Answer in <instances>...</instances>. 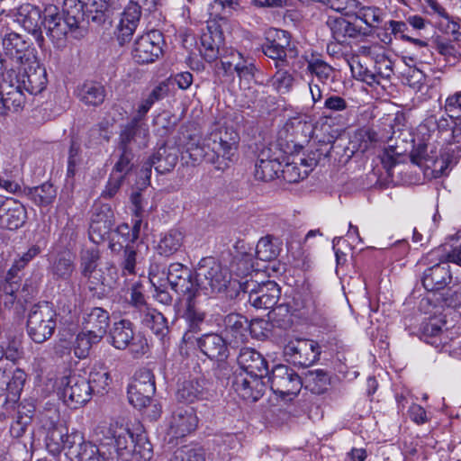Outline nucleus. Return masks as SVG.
I'll list each match as a JSON object with an SVG mask.
<instances>
[{
    "label": "nucleus",
    "mask_w": 461,
    "mask_h": 461,
    "mask_svg": "<svg viewBox=\"0 0 461 461\" xmlns=\"http://www.w3.org/2000/svg\"><path fill=\"white\" fill-rule=\"evenodd\" d=\"M328 24L333 38L339 42H344L348 37L354 38L358 34L357 28L343 18L330 19Z\"/></svg>",
    "instance_id": "obj_37"
},
{
    "label": "nucleus",
    "mask_w": 461,
    "mask_h": 461,
    "mask_svg": "<svg viewBox=\"0 0 461 461\" xmlns=\"http://www.w3.org/2000/svg\"><path fill=\"white\" fill-rule=\"evenodd\" d=\"M99 258L100 252L96 247L93 246L83 249L80 253L81 274L88 275L91 271L96 269Z\"/></svg>",
    "instance_id": "obj_50"
},
{
    "label": "nucleus",
    "mask_w": 461,
    "mask_h": 461,
    "mask_svg": "<svg viewBox=\"0 0 461 461\" xmlns=\"http://www.w3.org/2000/svg\"><path fill=\"white\" fill-rule=\"evenodd\" d=\"M315 166L316 161L313 158H294L282 165L281 176L289 183H296L306 177Z\"/></svg>",
    "instance_id": "obj_26"
},
{
    "label": "nucleus",
    "mask_w": 461,
    "mask_h": 461,
    "mask_svg": "<svg viewBox=\"0 0 461 461\" xmlns=\"http://www.w3.org/2000/svg\"><path fill=\"white\" fill-rule=\"evenodd\" d=\"M101 340H94V335L86 330L78 333L73 344L74 354L77 357L86 358L90 352L93 345L99 343Z\"/></svg>",
    "instance_id": "obj_46"
},
{
    "label": "nucleus",
    "mask_w": 461,
    "mask_h": 461,
    "mask_svg": "<svg viewBox=\"0 0 461 461\" xmlns=\"http://www.w3.org/2000/svg\"><path fill=\"white\" fill-rule=\"evenodd\" d=\"M121 151V155L119 160L115 163L113 172V175L121 176L122 178L124 179L125 176L131 169V160L133 158V153L131 150H128L125 149H119Z\"/></svg>",
    "instance_id": "obj_61"
},
{
    "label": "nucleus",
    "mask_w": 461,
    "mask_h": 461,
    "mask_svg": "<svg viewBox=\"0 0 461 461\" xmlns=\"http://www.w3.org/2000/svg\"><path fill=\"white\" fill-rule=\"evenodd\" d=\"M60 384L65 386V394L69 396L71 402L75 403H86L88 402L86 398L77 393L79 379L72 371L68 370V374L62 376Z\"/></svg>",
    "instance_id": "obj_47"
},
{
    "label": "nucleus",
    "mask_w": 461,
    "mask_h": 461,
    "mask_svg": "<svg viewBox=\"0 0 461 461\" xmlns=\"http://www.w3.org/2000/svg\"><path fill=\"white\" fill-rule=\"evenodd\" d=\"M249 294V303L256 309H272L280 297V288L274 281H267L262 284L247 281L243 287Z\"/></svg>",
    "instance_id": "obj_8"
},
{
    "label": "nucleus",
    "mask_w": 461,
    "mask_h": 461,
    "mask_svg": "<svg viewBox=\"0 0 461 461\" xmlns=\"http://www.w3.org/2000/svg\"><path fill=\"white\" fill-rule=\"evenodd\" d=\"M108 276H104L102 269H95L88 275H82L87 278L88 287L92 291H96L102 286L112 287L116 282V268L113 266L107 267Z\"/></svg>",
    "instance_id": "obj_34"
},
{
    "label": "nucleus",
    "mask_w": 461,
    "mask_h": 461,
    "mask_svg": "<svg viewBox=\"0 0 461 461\" xmlns=\"http://www.w3.org/2000/svg\"><path fill=\"white\" fill-rule=\"evenodd\" d=\"M156 392L153 374L148 369L135 373L128 385L129 403H146L150 402Z\"/></svg>",
    "instance_id": "obj_15"
},
{
    "label": "nucleus",
    "mask_w": 461,
    "mask_h": 461,
    "mask_svg": "<svg viewBox=\"0 0 461 461\" xmlns=\"http://www.w3.org/2000/svg\"><path fill=\"white\" fill-rule=\"evenodd\" d=\"M167 461H205L203 447L185 445L176 448Z\"/></svg>",
    "instance_id": "obj_42"
},
{
    "label": "nucleus",
    "mask_w": 461,
    "mask_h": 461,
    "mask_svg": "<svg viewBox=\"0 0 461 461\" xmlns=\"http://www.w3.org/2000/svg\"><path fill=\"white\" fill-rule=\"evenodd\" d=\"M41 248L38 244L31 246L26 252L19 256V258L14 260L13 266L8 271V278L11 279L14 277L17 273L24 268L31 260L41 253Z\"/></svg>",
    "instance_id": "obj_53"
},
{
    "label": "nucleus",
    "mask_w": 461,
    "mask_h": 461,
    "mask_svg": "<svg viewBox=\"0 0 461 461\" xmlns=\"http://www.w3.org/2000/svg\"><path fill=\"white\" fill-rule=\"evenodd\" d=\"M306 387L317 394L324 393L330 384V377L326 372L321 369L311 371L306 377Z\"/></svg>",
    "instance_id": "obj_49"
},
{
    "label": "nucleus",
    "mask_w": 461,
    "mask_h": 461,
    "mask_svg": "<svg viewBox=\"0 0 461 461\" xmlns=\"http://www.w3.org/2000/svg\"><path fill=\"white\" fill-rule=\"evenodd\" d=\"M57 326V312L51 304L43 303L34 305L27 318V332L36 343L50 339Z\"/></svg>",
    "instance_id": "obj_4"
},
{
    "label": "nucleus",
    "mask_w": 461,
    "mask_h": 461,
    "mask_svg": "<svg viewBox=\"0 0 461 461\" xmlns=\"http://www.w3.org/2000/svg\"><path fill=\"white\" fill-rule=\"evenodd\" d=\"M224 37L222 31L215 22L212 21L207 25V32L201 36L200 51L205 60L212 62L220 58L224 50Z\"/></svg>",
    "instance_id": "obj_19"
},
{
    "label": "nucleus",
    "mask_w": 461,
    "mask_h": 461,
    "mask_svg": "<svg viewBox=\"0 0 461 461\" xmlns=\"http://www.w3.org/2000/svg\"><path fill=\"white\" fill-rule=\"evenodd\" d=\"M240 371L235 374H248L264 377L267 374V364L263 356L250 348H241L238 357Z\"/></svg>",
    "instance_id": "obj_22"
},
{
    "label": "nucleus",
    "mask_w": 461,
    "mask_h": 461,
    "mask_svg": "<svg viewBox=\"0 0 461 461\" xmlns=\"http://www.w3.org/2000/svg\"><path fill=\"white\" fill-rule=\"evenodd\" d=\"M80 461H107L98 447L90 442L80 443V452L78 453Z\"/></svg>",
    "instance_id": "obj_64"
},
{
    "label": "nucleus",
    "mask_w": 461,
    "mask_h": 461,
    "mask_svg": "<svg viewBox=\"0 0 461 461\" xmlns=\"http://www.w3.org/2000/svg\"><path fill=\"white\" fill-rule=\"evenodd\" d=\"M441 261L446 258L461 267V243L450 249L447 245H442L429 252V258Z\"/></svg>",
    "instance_id": "obj_52"
},
{
    "label": "nucleus",
    "mask_w": 461,
    "mask_h": 461,
    "mask_svg": "<svg viewBox=\"0 0 461 461\" xmlns=\"http://www.w3.org/2000/svg\"><path fill=\"white\" fill-rule=\"evenodd\" d=\"M350 68L354 77L367 85L379 84L377 75L375 72H372L367 68L364 67L359 61L353 60L350 63Z\"/></svg>",
    "instance_id": "obj_60"
},
{
    "label": "nucleus",
    "mask_w": 461,
    "mask_h": 461,
    "mask_svg": "<svg viewBox=\"0 0 461 461\" xmlns=\"http://www.w3.org/2000/svg\"><path fill=\"white\" fill-rule=\"evenodd\" d=\"M263 378L260 376L254 377L248 374H235L232 385L243 401L254 402L263 396L266 390Z\"/></svg>",
    "instance_id": "obj_18"
},
{
    "label": "nucleus",
    "mask_w": 461,
    "mask_h": 461,
    "mask_svg": "<svg viewBox=\"0 0 461 461\" xmlns=\"http://www.w3.org/2000/svg\"><path fill=\"white\" fill-rule=\"evenodd\" d=\"M280 158V152H272L269 148L262 149L255 165L256 178L262 181H270L279 176L282 167Z\"/></svg>",
    "instance_id": "obj_21"
},
{
    "label": "nucleus",
    "mask_w": 461,
    "mask_h": 461,
    "mask_svg": "<svg viewBox=\"0 0 461 461\" xmlns=\"http://www.w3.org/2000/svg\"><path fill=\"white\" fill-rule=\"evenodd\" d=\"M411 160L413 164L425 168H431L436 173V176L444 174L447 168L449 158H440L434 154L433 147L430 142L422 141L411 153Z\"/></svg>",
    "instance_id": "obj_16"
},
{
    "label": "nucleus",
    "mask_w": 461,
    "mask_h": 461,
    "mask_svg": "<svg viewBox=\"0 0 461 461\" xmlns=\"http://www.w3.org/2000/svg\"><path fill=\"white\" fill-rule=\"evenodd\" d=\"M112 230V221L108 218L97 215L96 218L92 219L89 227V237L94 243H99L109 237Z\"/></svg>",
    "instance_id": "obj_43"
},
{
    "label": "nucleus",
    "mask_w": 461,
    "mask_h": 461,
    "mask_svg": "<svg viewBox=\"0 0 461 461\" xmlns=\"http://www.w3.org/2000/svg\"><path fill=\"white\" fill-rule=\"evenodd\" d=\"M140 15L141 11L140 8L130 2L125 7L118 25V40L121 43H124L131 39L138 27Z\"/></svg>",
    "instance_id": "obj_27"
},
{
    "label": "nucleus",
    "mask_w": 461,
    "mask_h": 461,
    "mask_svg": "<svg viewBox=\"0 0 461 461\" xmlns=\"http://www.w3.org/2000/svg\"><path fill=\"white\" fill-rule=\"evenodd\" d=\"M307 70L316 76L322 83H325L333 73L331 66L321 59L313 56L307 60Z\"/></svg>",
    "instance_id": "obj_51"
},
{
    "label": "nucleus",
    "mask_w": 461,
    "mask_h": 461,
    "mask_svg": "<svg viewBox=\"0 0 461 461\" xmlns=\"http://www.w3.org/2000/svg\"><path fill=\"white\" fill-rule=\"evenodd\" d=\"M27 219L25 207L14 198L8 199L0 214V228L15 230L23 227Z\"/></svg>",
    "instance_id": "obj_24"
},
{
    "label": "nucleus",
    "mask_w": 461,
    "mask_h": 461,
    "mask_svg": "<svg viewBox=\"0 0 461 461\" xmlns=\"http://www.w3.org/2000/svg\"><path fill=\"white\" fill-rule=\"evenodd\" d=\"M320 353L319 345L312 339H293L284 347V355L287 361L300 366L314 364Z\"/></svg>",
    "instance_id": "obj_6"
},
{
    "label": "nucleus",
    "mask_w": 461,
    "mask_h": 461,
    "mask_svg": "<svg viewBox=\"0 0 461 461\" xmlns=\"http://www.w3.org/2000/svg\"><path fill=\"white\" fill-rule=\"evenodd\" d=\"M226 330L237 341H242L248 330V321L243 316L230 314L226 318Z\"/></svg>",
    "instance_id": "obj_48"
},
{
    "label": "nucleus",
    "mask_w": 461,
    "mask_h": 461,
    "mask_svg": "<svg viewBox=\"0 0 461 461\" xmlns=\"http://www.w3.org/2000/svg\"><path fill=\"white\" fill-rule=\"evenodd\" d=\"M140 318L144 326L150 329L158 336H165L167 331V324L165 317L156 309L142 306Z\"/></svg>",
    "instance_id": "obj_29"
},
{
    "label": "nucleus",
    "mask_w": 461,
    "mask_h": 461,
    "mask_svg": "<svg viewBox=\"0 0 461 461\" xmlns=\"http://www.w3.org/2000/svg\"><path fill=\"white\" fill-rule=\"evenodd\" d=\"M149 281L155 287L156 298L162 303L167 304L172 301L171 295L166 290L167 284L165 278L155 273L154 269L151 268L149 272Z\"/></svg>",
    "instance_id": "obj_55"
},
{
    "label": "nucleus",
    "mask_w": 461,
    "mask_h": 461,
    "mask_svg": "<svg viewBox=\"0 0 461 461\" xmlns=\"http://www.w3.org/2000/svg\"><path fill=\"white\" fill-rule=\"evenodd\" d=\"M83 438L80 434L73 432L68 434V429L63 425H53L48 429L45 443L48 451L56 456L64 449H70L78 442L82 443Z\"/></svg>",
    "instance_id": "obj_17"
},
{
    "label": "nucleus",
    "mask_w": 461,
    "mask_h": 461,
    "mask_svg": "<svg viewBox=\"0 0 461 461\" xmlns=\"http://www.w3.org/2000/svg\"><path fill=\"white\" fill-rule=\"evenodd\" d=\"M171 289L178 295L185 297L187 301L188 311H191L193 307V300L195 298L197 294L200 292L197 286V281L194 283L191 270L189 275L182 276V279L179 282H176Z\"/></svg>",
    "instance_id": "obj_33"
},
{
    "label": "nucleus",
    "mask_w": 461,
    "mask_h": 461,
    "mask_svg": "<svg viewBox=\"0 0 461 461\" xmlns=\"http://www.w3.org/2000/svg\"><path fill=\"white\" fill-rule=\"evenodd\" d=\"M195 280L200 291L208 295L225 290L230 276L221 263L212 258H205L198 264Z\"/></svg>",
    "instance_id": "obj_3"
},
{
    "label": "nucleus",
    "mask_w": 461,
    "mask_h": 461,
    "mask_svg": "<svg viewBox=\"0 0 461 461\" xmlns=\"http://www.w3.org/2000/svg\"><path fill=\"white\" fill-rule=\"evenodd\" d=\"M418 133L421 135L422 141L429 142L430 140H437L439 137L438 133V118L434 115L426 118L419 125Z\"/></svg>",
    "instance_id": "obj_59"
},
{
    "label": "nucleus",
    "mask_w": 461,
    "mask_h": 461,
    "mask_svg": "<svg viewBox=\"0 0 461 461\" xmlns=\"http://www.w3.org/2000/svg\"><path fill=\"white\" fill-rule=\"evenodd\" d=\"M153 456V447L145 434H137L135 442L130 451L133 461H149Z\"/></svg>",
    "instance_id": "obj_38"
},
{
    "label": "nucleus",
    "mask_w": 461,
    "mask_h": 461,
    "mask_svg": "<svg viewBox=\"0 0 461 461\" xmlns=\"http://www.w3.org/2000/svg\"><path fill=\"white\" fill-rule=\"evenodd\" d=\"M198 418L191 405H177L172 411L167 434L172 438H184L195 430Z\"/></svg>",
    "instance_id": "obj_13"
},
{
    "label": "nucleus",
    "mask_w": 461,
    "mask_h": 461,
    "mask_svg": "<svg viewBox=\"0 0 461 461\" xmlns=\"http://www.w3.org/2000/svg\"><path fill=\"white\" fill-rule=\"evenodd\" d=\"M155 169L160 174L171 171L177 163V154L175 149L161 148L153 156Z\"/></svg>",
    "instance_id": "obj_39"
},
{
    "label": "nucleus",
    "mask_w": 461,
    "mask_h": 461,
    "mask_svg": "<svg viewBox=\"0 0 461 461\" xmlns=\"http://www.w3.org/2000/svg\"><path fill=\"white\" fill-rule=\"evenodd\" d=\"M15 21L29 33L35 36L39 44L44 41L41 33V11L39 7L23 4L19 6L15 14Z\"/></svg>",
    "instance_id": "obj_20"
},
{
    "label": "nucleus",
    "mask_w": 461,
    "mask_h": 461,
    "mask_svg": "<svg viewBox=\"0 0 461 461\" xmlns=\"http://www.w3.org/2000/svg\"><path fill=\"white\" fill-rule=\"evenodd\" d=\"M426 259L428 263L433 264L432 267L424 271L422 277V285L427 291L434 292L442 290L452 282V273L449 262L446 258L441 261L429 258V253Z\"/></svg>",
    "instance_id": "obj_14"
},
{
    "label": "nucleus",
    "mask_w": 461,
    "mask_h": 461,
    "mask_svg": "<svg viewBox=\"0 0 461 461\" xmlns=\"http://www.w3.org/2000/svg\"><path fill=\"white\" fill-rule=\"evenodd\" d=\"M76 95L86 105L97 106L104 102L105 91L99 84L85 83L77 88Z\"/></svg>",
    "instance_id": "obj_30"
},
{
    "label": "nucleus",
    "mask_w": 461,
    "mask_h": 461,
    "mask_svg": "<svg viewBox=\"0 0 461 461\" xmlns=\"http://www.w3.org/2000/svg\"><path fill=\"white\" fill-rule=\"evenodd\" d=\"M110 322L108 312L100 307L90 309L83 316V329L94 335V340H101L106 334Z\"/></svg>",
    "instance_id": "obj_25"
},
{
    "label": "nucleus",
    "mask_w": 461,
    "mask_h": 461,
    "mask_svg": "<svg viewBox=\"0 0 461 461\" xmlns=\"http://www.w3.org/2000/svg\"><path fill=\"white\" fill-rule=\"evenodd\" d=\"M2 46L5 54L17 66L35 62L36 50L32 43L14 32H5Z\"/></svg>",
    "instance_id": "obj_7"
},
{
    "label": "nucleus",
    "mask_w": 461,
    "mask_h": 461,
    "mask_svg": "<svg viewBox=\"0 0 461 461\" xmlns=\"http://www.w3.org/2000/svg\"><path fill=\"white\" fill-rule=\"evenodd\" d=\"M11 375L12 377L11 379H8L7 384L5 386L7 389V397L5 399V402H16L19 400L26 380V375L21 369H13Z\"/></svg>",
    "instance_id": "obj_41"
},
{
    "label": "nucleus",
    "mask_w": 461,
    "mask_h": 461,
    "mask_svg": "<svg viewBox=\"0 0 461 461\" xmlns=\"http://www.w3.org/2000/svg\"><path fill=\"white\" fill-rule=\"evenodd\" d=\"M21 67H23V73L19 75L14 87H17L23 95V89L31 95L41 94L48 82L45 68L39 63L37 58H35V62H28Z\"/></svg>",
    "instance_id": "obj_11"
},
{
    "label": "nucleus",
    "mask_w": 461,
    "mask_h": 461,
    "mask_svg": "<svg viewBox=\"0 0 461 461\" xmlns=\"http://www.w3.org/2000/svg\"><path fill=\"white\" fill-rule=\"evenodd\" d=\"M184 233L176 229L168 230L160 240L158 251L160 255L168 257L177 252L183 245Z\"/></svg>",
    "instance_id": "obj_32"
},
{
    "label": "nucleus",
    "mask_w": 461,
    "mask_h": 461,
    "mask_svg": "<svg viewBox=\"0 0 461 461\" xmlns=\"http://www.w3.org/2000/svg\"><path fill=\"white\" fill-rule=\"evenodd\" d=\"M44 14L47 36L56 47L61 48L68 32L77 28L83 19V4L79 0H64L62 14L55 5L46 6Z\"/></svg>",
    "instance_id": "obj_1"
},
{
    "label": "nucleus",
    "mask_w": 461,
    "mask_h": 461,
    "mask_svg": "<svg viewBox=\"0 0 461 461\" xmlns=\"http://www.w3.org/2000/svg\"><path fill=\"white\" fill-rule=\"evenodd\" d=\"M210 140L204 139H191L185 146V153L188 154L193 165L200 164L204 161V153L203 149L210 148Z\"/></svg>",
    "instance_id": "obj_45"
},
{
    "label": "nucleus",
    "mask_w": 461,
    "mask_h": 461,
    "mask_svg": "<svg viewBox=\"0 0 461 461\" xmlns=\"http://www.w3.org/2000/svg\"><path fill=\"white\" fill-rule=\"evenodd\" d=\"M353 16L361 20L369 27H375V24L381 21V11L377 7L374 6H361L357 7V12Z\"/></svg>",
    "instance_id": "obj_57"
},
{
    "label": "nucleus",
    "mask_w": 461,
    "mask_h": 461,
    "mask_svg": "<svg viewBox=\"0 0 461 461\" xmlns=\"http://www.w3.org/2000/svg\"><path fill=\"white\" fill-rule=\"evenodd\" d=\"M117 433L113 439L115 440V446L118 455L125 459L130 457V451L132 448V445L135 442V437L131 431L124 427L122 424L118 428Z\"/></svg>",
    "instance_id": "obj_40"
},
{
    "label": "nucleus",
    "mask_w": 461,
    "mask_h": 461,
    "mask_svg": "<svg viewBox=\"0 0 461 461\" xmlns=\"http://www.w3.org/2000/svg\"><path fill=\"white\" fill-rule=\"evenodd\" d=\"M290 34L280 29H270L267 32V42L263 45L264 54L276 61V68L286 65L287 53L296 55L295 50L290 49Z\"/></svg>",
    "instance_id": "obj_9"
},
{
    "label": "nucleus",
    "mask_w": 461,
    "mask_h": 461,
    "mask_svg": "<svg viewBox=\"0 0 461 461\" xmlns=\"http://www.w3.org/2000/svg\"><path fill=\"white\" fill-rule=\"evenodd\" d=\"M198 384L194 381H185L177 389L176 395L180 402L193 403L200 400L198 397L200 391L197 388Z\"/></svg>",
    "instance_id": "obj_58"
},
{
    "label": "nucleus",
    "mask_w": 461,
    "mask_h": 461,
    "mask_svg": "<svg viewBox=\"0 0 461 461\" xmlns=\"http://www.w3.org/2000/svg\"><path fill=\"white\" fill-rule=\"evenodd\" d=\"M322 4L346 16H353L360 5L357 0H325Z\"/></svg>",
    "instance_id": "obj_54"
},
{
    "label": "nucleus",
    "mask_w": 461,
    "mask_h": 461,
    "mask_svg": "<svg viewBox=\"0 0 461 461\" xmlns=\"http://www.w3.org/2000/svg\"><path fill=\"white\" fill-rule=\"evenodd\" d=\"M378 142L377 133L371 128L357 130L351 140L352 147L361 152H366L374 148Z\"/></svg>",
    "instance_id": "obj_36"
},
{
    "label": "nucleus",
    "mask_w": 461,
    "mask_h": 461,
    "mask_svg": "<svg viewBox=\"0 0 461 461\" xmlns=\"http://www.w3.org/2000/svg\"><path fill=\"white\" fill-rule=\"evenodd\" d=\"M208 140L211 144L209 149H203L205 155L203 162L216 165L218 169L227 166L225 161H230L237 150V132L228 129L220 130L212 132Z\"/></svg>",
    "instance_id": "obj_2"
},
{
    "label": "nucleus",
    "mask_w": 461,
    "mask_h": 461,
    "mask_svg": "<svg viewBox=\"0 0 461 461\" xmlns=\"http://www.w3.org/2000/svg\"><path fill=\"white\" fill-rule=\"evenodd\" d=\"M50 270L56 279L68 280L75 270L74 256L68 251L59 253L53 260Z\"/></svg>",
    "instance_id": "obj_31"
},
{
    "label": "nucleus",
    "mask_w": 461,
    "mask_h": 461,
    "mask_svg": "<svg viewBox=\"0 0 461 461\" xmlns=\"http://www.w3.org/2000/svg\"><path fill=\"white\" fill-rule=\"evenodd\" d=\"M271 390L282 401H293L302 388L300 376L287 366H276L270 377Z\"/></svg>",
    "instance_id": "obj_5"
},
{
    "label": "nucleus",
    "mask_w": 461,
    "mask_h": 461,
    "mask_svg": "<svg viewBox=\"0 0 461 461\" xmlns=\"http://www.w3.org/2000/svg\"><path fill=\"white\" fill-rule=\"evenodd\" d=\"M162 34L158 31H150L140 36L134 41L131 56L140 64L156 61L162 54Z\"/></svg>",
    "instance_id": "obj_10"
},
{
    "label": "nucleus",
    "mask_w": 461,
    "mask_h": 461,
    "mask_svg": "<svg viewBox=\"0 0 461 461\" xmlns=\"http://www.w3.org/2000/svg\"><path fill=\"white\" fill-rule=\"evenodd\" d=\"M109 342L117 349H125L131 346V350L136 353H145V339H139L136 342L133 325L128 320L115 321L109 331Z\"/></svg>",
    "instance_id": "obj_12"
},
{
    "label": "nucleus",
    "mask_w": 461,
    "mask_h": 461,
    "mask_svg": "<svg viewBox=\"0 0 461 461\" xmlns=\"http://www.w3.org/2000/svg\"><path fill=\"white\" fill-rule=\"evenodd\" d=\"M149 136L148 124L134 123L130 121L122 130L118 149H133L146 146Z\"/></svg>",
    "instance_id": "obj_23"
},
{
    "label": "nucleus",
    "mask_w": 461,
    "mask_h": 461,
    "mask_svg": "<svg viewBox=\"0 0 461 461\" xmlns=\"http://www.w3.org/2000/svg\"><path fill=\"white\" fill-rule=\"evenodd\" d=\"M201 351L210 359L223 360L228 357L225 340L218 334H205L197 341Z\"/></svg>",
    "instance_id": "obj_28"
},
{
    "label": "nucleus",
    "mask_w": 461,
    "mask_h": 461,
    "mask_svg": "<svg viewBox=\"0 0 461 461\" xmlns=\"http://www.w3.org/2000/svg\"><path fill=\"white\" fill-rule=\"evenodd\" d=\"M190 269L180 263H172L167 268V274L164 272L160 276L165 278L166 284L172 287L175 283L182 279V276L189 275Z\"/></svg>",
    "instance_id": "obj_63"
},
{
    "label": "nucleus",
    "mask_w": 461,
    "mask_h": 461,
    "mask_svg": "<svg viewBox=\"0 0 461 461\" xmlns=\"http://www.w3.org/2000/svg\"><path fill=\"white\" fill-rule=\"evenodd\" d=\"M56 197V189L53 185L44 183L34 189V201L41 205H47L53 202Z\"/></svg>",
    "instance_id": "obj_62"
},
{
    "label": "nucleus",
    "mask_w": 461,
    "mask_h": 461,
    "mask_svg": "<svg viewBox=\"0 0 461 461\" xmlns=\"http://www.w3.org/2000/svg\"><path fill=\"white\" fill-rule=\"evenodd\" d=\"M280 248L277 239L271 235L262 237L256 247V256L262 261H270L278 257Z\"/></svg>",
    "instance_id": "obj_35"
},
{
    "label": "nucleus",
    "mask_w": 461,
    "mask_h": 461,
    "mask_svg": "<svg viewBox=\"0 0 461 461\" xmlns=\"http://www.w3.org/2000/svg\"><path fill=\"white\" fill-rule=\"evenodd\" d=\"M445 110L452 122L461 126V92L447 98Z\"/></svg>",
    "instance_id": "obj_56"
},
{
    "label": "nucleus",
    "mask_w": 461,
    "mask_h": 461,
    "mask_svg": "<svg viewBox=\"0 0 461 461\" xmlns=\"http://www.w3.org/2000/svg\"><path fill=\"white\" fill-rule=\"evenodd\" d=\"M240 8L239 0H213L208 6V14L212 21L222 20L228 11Z\"/></svg>",
    "instance_id": "obj_44"
}]
</instances>
